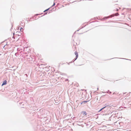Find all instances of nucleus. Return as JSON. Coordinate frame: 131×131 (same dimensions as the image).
Here are the masks:
<instances>
[{
    "mask_svg": "<svg viewBox=\"0 0 131 131\" xmlns=\"http://www.w3.org/2000/svg\"><path fill=\"white\" fill-rule=\"evenodd\" d=\"M21 35V33L19 31H17L16 32V35L18 36H20Z\"/></svg>",
    "mask_w": 131,
    "mask_h": 131,
    "instance_id": "nucleus-1",
    "label": "nucleus"
},
{
    "mask_svg": "<svg viewBox=\"0 0 131 131\" xmlns=\"http://www.w3.org/2000/svg\"><path fill=\"white\" fill-rule=\"evenodd\" d=\"M7 84V81L6 80H5L4 81L3 83V84H2V86H3V85H6Z\"/></svg>",
    "mask_w": 131,
    "mask_h": 131,
    "instance_id": "nucleus-2",
    "label": "nucleus"
},
{
    "mask_svg": "<svg viewBox=\"0 0 131 131\" xmlns=\"http://www.w3.org/2000/svg\"><path fill=\"white\" fill-rule=\"evenodd\" d=\"M82 113L83 114V116L86 115H87V113L85 111H82Z\"/></svg>",
    "mask_w": 131,
    "mask_h": 131,
    "instance_id": "nucleus-3",
    "label": "nucleus"
},
{
    "mask_svg": "<svg viewBox=\"0 0 131 131\" xmlns=\"http://www.w3.org/2000/svg\"><path fill=\"white\" fill-rule=\"evenodd\" d=\"M75 54L76 55V58L75 60H76L78 57V52H75Z\"/></svg>",
    "mask_w": 131,
    "mask_h": 131,
    "instance_id": "nucleus-4",
    "label": "nucleus"
},
{
    "mask_svg": "<svg viewBox=\"0 0 131 131\" xmlns=\"http://www.w3.org/2000/svg\"><path fill=\"white\" fill-rule=\"evenodd\" d=\"M114 15L115 16H118V15H119V14L118 13H117L115 14H114Z\"/></svg>",
    "mask_w": 131,
    "mask_h": 131,
    "instance_id": "nucleus-5",
    "label": "nucleus"
},
{
    "mask_svg": "<svg viewBox=\"0 0 131 131\" xmlns=\"http://www.w3.org/2000/svg\"><path fill=\"white\" fill-rule=\"evenodd\" d=\"M20 31H23V28L22 27H21L20 28Z\"/></svg>",
    "mask_w": 131,
    "mask_h": 131,
    "instance_id": "nucleus-6",
    "label": "nucleus"
},
{
    "mask_svg": "<svg viewBox=\"0 0 131 131\" xmlns=\"http://www.w3.org/2000/svg\"><path fill=\"white\" fill-rule=\"evenodd\" d=\"M105 107H104L103 108H102V109H101L99 111V112H100V111H101L104 108H105Z\"/></svg>",
    "mask_w": 131,
    "mask_h": 131,
    "instance_id": "nucleus-7",
    "label": "nucleus"
},
{
    "mask_svg": "<svg viewBox=\"0 0 131 131\" xmlns=\"http://www.w3.org/2000/svg\"><path fill=\"white\" fill-rule=\"evenodd\" d=\"M49 9V8L46 9V10H45L44 11V12H46V11L48 10Z\"/></svg>",
    "mask_w": 131,
    "mask_h": 131,
    "instance_id": "nucleus-8",
    "label": "nucleus"
},
{
    "mask_svg": "<svg viewBox=\"0 0 131 131\" xmlns=\"http://www.w3.org/2000/svg\"><path fill=\"white\" fill-rule=\"evenodd\" d=\"M25 25V23L24 22L23 24V25H21L22 26H24Z\"/></svg>",
    "mask_w": 131,
    "mask_h": 131,
    "instance_id": "nucleus-9",
    "label": "nucleus"
},
{
    "mask_svg": "<svg viewBox=\"0 0 131 131\" xmlns=\"http://www.w3.org/2000/svg\"><path fill=\"white\" fill-rule=\"evenodd\" d=\"M55 5V3H54V2L53 4V5H52V6H54Z\"/></svg>",
    "mask_w": 131,
    "mask_h": 131,
    "instance_id": "nucleus-10",
    "label": "nucleus"
},
{
    "mask_svg": "<svg viewBox=\"0 0 131 131\" xmlns=\"http://www.w3.org/2000/svg\"><path fill=\"white\" fill-rule=\"evenodd\" d=\"M21 23L22 24V21H21Z\"/></svg>",
    "mask_w": 131,
    "mask_h": 131,
    "instance_id": "nucleus-11",
    "label": "nucleus"
}]
</instances>
